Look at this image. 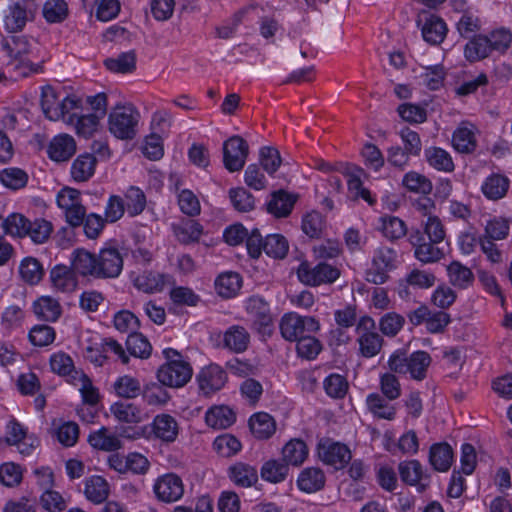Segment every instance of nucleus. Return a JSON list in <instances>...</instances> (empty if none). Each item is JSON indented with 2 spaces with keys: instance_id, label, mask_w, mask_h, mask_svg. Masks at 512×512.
<instances>
[{
  "instance_id": "16",
  "label": "nucleus",
  "mask_w": 512,
  "mask_h": 512,
  "mask_svg": "<svg viewBox=\"0 0 512 512\" xmlns=\"http://www.w3.org/2000/svg\"><path fill=\"white\" fill-rule=\"evenodd\" d=\"M133 285L140 291L148 294L161 292L167 284L172 283V277L154 271H143L142 273H131Z\"/></svg>"
},
{
  "instance_id": "1",
  "label": "nucleus",
  "mask_w": 512,
  "mask_h": 512,
  "mask_svg": "<svg viewBox=\"0 0 512 512\" xmlns=\"http://www.w3.org/2000/svg\"><path fill=\"white\" fill-rule=\"evenodd\" d=\"M73 266L83 277L114 279L122 272L123 257L116 248H104L98 254L77 249L73 252Z\"/></svg>"
},
{
  "instance_id": "3",
  "label": "nucleus",
  "mask_w": 512,
  "mask_h": 512,
  "mask_svg": "<svg viewBox=\"0 0 512 512\" xmlns=\"http://www.w3.org/2000/svg\"><path fill=\"white\" fill-rule=\"evenodd\" d=\"M163 356L166 362L157 371L159 382L172 388L186 385L193 375L190 363L183 358L180 352L172 348L164 349Z\"/></svg>"
},
{
  "instance_id": "59",
  "label": "nucleus",
  "mask_w": 512,
  "mask_h": 512,
  "mask_svg": "<svg viewBox=\"0 0 512 512\" xmlns=\"http://www.w3.org/2000/svg\"><path fill=\"white\" fill-rule=\"evenodd\" d=\"M405 324V318L396 313L388 312L379 321L380 331L387 337H395Z\"/></svg>"
},
{
  "instance_id": "12",
  "label": "nucleus",
  "mask_w": 512,
  "mask_h": 512,
  "mask_svg": "<svg viewBox=\"0 0 512 512\" xmlns=\"http://www.w3.org/2000/svg\"><path fill=\"white\" fill-rule=\"evenodd\" d=\"M409 241L414 247L415 258L422 263H435L445 256L444 251L437 246L439 243L426 239L425 234L418 229L410 233Z\"/></svg>"
},
{
  "instance_id": "53",
  "label": "nucleus",
  "mask_w": 512,
  "mask_h": 512,
  "mask_svg": "<svg viewBox=\"0 0 512 512\" xmlns=\"http://www.w3.org/2000/svg\"><path fill=\"white\" fill-rule=\"evenodd\" d=\"M360 352L366 358L377 355L383 345V338L377 332H365L358 339Z\"/></svg>"
},
{
  "instance_id": "54",
  "label": "nucleus",
  "mask_w": 512,
  "mask_h": 512,
  "mask_svg": "<svg viewBox=\"0 0 512 512\" xmlns=\"http://www.w3.org/2000/svg\"><path fill=\"white\" fill-rule=\"evenodd\" d=\"M86 497L94 503H101L108 496V484L100 476H93L86 482Z\"/></svg>"
},
{
  "instance_id": "20",
  "label": "nucleus",
  "mask_w": 512,
  "mask_h": 512,
  "mask_svg": "<svg viewBox=\"0 0 512 512\" xmlns=\"http://www.w3.org/2000/svg\"><path fill=\"white\" fill-rule=\"evenodd\" d=\"M424 40L430 44H440L447 33L446 23L436 15H427L421 28Z\"/></svg>"
},
{
  "instance_id": "58",
  "label": "nucleus",
  "mask_w": 512,
  "mask_h": 512,
  "mask_svg": "<svg viewBox=\"0 0 512 512\" xmlns=\"http://www.w3.org/2000/svg\"><path fill=\"white\" fill-rule=\"evenodd\" d=\"M229 197L233 207L239 212H249L254 209V197L243 187L230 189Z\"/></svg>"
},
{
  "instance_id": "19",
  "label": "nucleus",
  "mask_w": 512,
  "mask_h": 512,
  "mask_svg": "<svg viewBox=\"0 0 512 512\" xmlns=\"http://www.w3.org/2000/svg\"><path fill=\"white\" fill-rule=\"evenodd\" d=\"M47 152L56 162L67 161L76 152V143L73 137L67 134L58 135L50 142Z\"/></svg>"
},
{
  "instance_id": "33",
  "label": "nucleus",
  "mask_w": 512,
  "mask_h": 512,
  "mask_svg": "<svg viewBox=\"0 0 512 512\" xmlns=\"http://www.w3.org/2000/svg\"><path fill=\"white\" fill-rule=\"evenodd\" d=\"M366 404L368 410L377 418L393 420L396 415L394 406L390 405L388 399L383 396L372 393L367 396Z\"/></svg>"
},
{
  "instance_id": "26",
  "label": "nucleus",
  "mask_w": 512,
  "mask_h": 512,
  "mask_svg": "<svg viewBox=\"0 0 512 512\" xmlns=\"http://www.w3.org/2000/svg\"><path fill=\"white\" fill-rule=\"evenodd\" d=\"M452 460L453 451L447 443H438L431 446L429 462L436 471H448L451 467Z\"/></svg>"
},
{
  "instance_id": "51",
  "label": "nucleus",
  "mask_w": 512,
  "mask_h": 512,
  "mask_svg": "<svg viewBox=\"0 0 512 512\" xmlns=\"http://www.w3.org/2000/svg\"><path fill=\"white\" fill-rule=\"evenodd\" d=\"M67 122L75 124L77 133L85 138H88L93 134L94 131H96L99 122V116L96 114H88L83 116L72 114L69 115Z\"/></svg>"
},
{
  "instance_id": "40",
  "label": "nucleus",
  "mask_w": 512,
  "mask_h": 512,
  "mask_svg": "<svg viewBox=\"0 0 512 512\" xmlns=\"http://www.w3.org/2000/svg\"><path fill=\"white\" fill-rule=\"evenodd\" d=\"M104 65L114 73H131L136 69V54L134 51L123 52L117 58H107Z\"/></svg>"
},
{
  "instance_id": "30",
  "label": "nucleus",
  "mask_w": 512,
  "mask_h": 512,
  "mask_svg": "<svg viewBox=\"0 0 512 512\" xmlns=\"http://www.w3.org/2000/svg\"><path fill=\"white\" fill-rule=\"evenodd\" d=\"M250 335L242 326H232L224 334V345L230 350L240 353L247 349Z\"/></svg>"
},
{
  "instance_id": "31",
  "label": "nucleus",
  "mask_w": 512,
  "mask_h": 512,
  "mask_svg": "<svg viewBox=\"0 0 512 512\" xmlns=\"http://www.w3.org/2000/svg\"><path fill=\"white\" fill-rule=\"evenodd\" d=\"M508 188L509 180L507 177L500 174H492L484 181L481 189L488 199L498 200L506 195Z\"/></svg>"
},
{
  "instance_id": "42",
  "label": "nucleus",
  "mask_w": 512,
  "mask_h": 512,
  "mask_svg": "<svg viewBox=\"0 0 512 512\" xmlns=\"http://www.w3.org/2000/svg\"><path fill=\"white\" fill-rule=\"evenodd\" d=\"M454 148L460 153H472L477 147L476 138L472 129L468 127L457 128L452 137Z\"/></svg>"
},
{
  "instance_id": "6",
  "label": "nucleus",
  "mask_w": 512,
  "mask_h": 512,
  "mask_svg": "<svg viewBox=\"0 0 512 512\" xmlns=\"http://www.w3.org/2000/svg\"><path fill=\"white\" fill-rule=\"evenodd\" d=\"M279 328L282 337L287 341H296L304 336L305 332H316L320 328L318 320L311 316H300L290 312L282 316Z\"/></svg>"
},
{
  "instance_id": "18",
  "label": "nucleus",
  "mask_w": 512,
  "mask_h": 512,
  "mask_svg": "<svg viewBox=\"0 0 512 512\" xmlns=\"http://www.w3.org/2000/svg\"><path fill=\"white\" fill-rule=\"evenodd\" d=\"M297 199V194L289 193L282 189L274 191L271 194L270 201L267 203V210L277 218L287 217L290 215Z\"/></svg>"
},
{
  "instance_id": "25",
  "label": "nucleus",
  "mask_w": 512,
  "mask_h": 512,
  "mask_svg": "<svg viewBox=\"0 0 512 512\" xmlns=\"http://www.w3.org/2000/svg\"><path fill=\"white\" fill-rule=\"evenodd\" d=\"M449 283L458 289H466L474 282V274L470 268L459 261H452L447 266Z\"/></svg>"
},
{
  "instance_id": "28",
  "label": "nucleus",
  "mask_w": 512,
  "mask_h": 512,
  "mask_svg": "<svg viewBox=\"0 0 512 512\" xmlns=\"http://www.w3.org/2000/svg\"><path fill=\"white\" fill-rule=\"evenodd\" d=\"M247 311L254 318V323L260 327L265 328L272 322L269 305L259 296L249 298Z\"/></svg>"
},
{
  "instance_id": "47",
  "label": "nucleus",
  "mask_w": 512,
  "mask_h": 512,
  "mask_svg": "<svg viewBox=\"0 0 512 512\" xmlns=\"http://www.w3.org/2000/svg\"><path fill=\"white\" fill-rule=\"evenodd\" d=\"M289 467L279 460L271 459L261 468V477L271 483H279L286 479Z\"/></svg>"
},
{
  "instance_id": "4",
  "label": "nucleus",
  "mask_w": 512,
  "mask_h": 512,
  "mask_svg": "<svg viewBox=\"0 0 512 512\" xmlns=\"http://www.w3.org/2000/svg\"><path fill=\"white\" fill-rule=\"evenodd\" d=\"M3 50L10 57L6 65L7 69L15 77H26L37 71L34 64L27 59V55L31 51V44L26 36L13 35L7 38L3 43Z\"/></svg>"
},
{
  "instance_id": "29",
  "label": "nucleus",
  "mask_w": 512,
  "mask_h": 512,
  "mask_svg": "<svg viewBox=\"0 0 512 512\" xmlns=\"http://www.w3.org/2000/svg\"><path fill=\"white\" fill-rule=\"evenodd\" d=\"M89 444L96 449L103 451H115L121 448L120 439L109 433L106 427H101L99 430L91 433L88 437Z\"/></svg>"
},
{
  "instance_id": "50",
  "label": "nucleus",
  "mask_w": 512,
  "mask_h": 512,
  "mask_svg": "<svg viewBox=\"0 0 512 512\" xmlns=\"http://www.w3.org/2000/svg\"><path fill=\"white\" fill-rule=\"evenodd\" d=\"M446 76L442 65L424 67V71L418 76L421 83L430 90H438L443 86Z\"/></svg>"
},
{
  "instance_id": "44",
  "label": "nucleus",
  "mask_w": 512,
  "mask_h": 512,
  "mask_svg": "<svg viewBox=\"0 0 512 512\" xmlns=\"http://www.w3.org/2000/svg\"><path fill=\"white\" fill-rule=\"evenodd\" d=\"M42 14L48 23H61L68 17V4L64 0H48L43 5Z\"/></svg>"
},
{
  "instance_id": "60",
  "label": "nucleus",
  "mask_w": 512,
  "mask_h": 512,
  "mask_svg": "<svg viewBox=\"0 0 512 512\" xmlns=\"http://www.w3.org/2000/svg\"><path fill=\"white\" fill-rule=\"evenodd\" d=\"M213 448L220 456L230 457L240 451L241 443L233 435L223 434L214 440Z\"/></svg>"
},
{
  "instance_id": "36",
  "label": "nucleus",
  "mask_w": 512,
  "mask_h": 512,
  "mask_svg": "<svg viewBox=\"0 0 512 512\" xmlns=\"http://www.w3.org/2000/svg\"><path fill=\"white\" fill-rule=\"evenodd\" d=\"M425 157L429 165L439 171L451 172L454 163L451 155L439 147H429L425 150Z\"/></svg>"
},
{
  "instance_id": "10",
  "label": "nucleus",
  "mask_w": 512,
  "mask_h": 512,
  "mask_svg": "<svg viewBox=\"0 0 512 512\" xmlns=\"http://www.w3.org/2000/svg\"><path fill=\"white\" fill-rule=\"evenodd\" d=\"M249 154V146L241 136H232L223 144V163L230 172L240 171Z\"/></svg>"
},
{
  "instance_id": "32",
  "label": "nucleus",
  "mask_w": 512,
  "mask_h": 512,
  "mask_svg": "<svg viewBox=\"0 0 512 512\" xmlns=\"http://www.w3.org/2000/svg\"><path fill=\"white\" fill-rule=\"evenodd\" d=\"M308 455V449L304 441L300 439L290 440L282 449L284 464L299 466Z\"/></svg>"
},
{
  "instance_id": "9",
  "label": "nucleus",
  "mask_w": 512,
  "mask_h": 512,
  "mask_svg": "<svg viewBox=\"0 0 512 512\" xmlns=\"http://www.w3.org/2000/svg\"><path fill=\"white\" fill-rule=\"evenodd\" d=\"M317 449L319 458L337 470L344 468L352 457L350 449L345 444L335 442L330 438H322Z\"/></svg>"
},
{
  "instance_id": "13",
  "label": "nucleus",
  "mask_w": 512,
  "mask_h": 512,
  "mask_svg": "<svg viewBox=\"0 0 512 512\" xmlns=\"http://www.w3.org/2000/svg\"><path fill=\"white\" fill-rule=\"evenodd\" d=\"M196 379L200 391L205 396H209L224 387L227 382V373L221 366L210 364L200 370Z\"/></svg>"
},
{
  "instance_id": "56",
  "label": "nucleus",
  "mask_w": 512,
  "mask_h": 512,
  "mask_svg": "<svg viewBox=\"0 0 512 512\" xmlns=\"http://www.w3.org/2000/svg\"><path fill=\"white\" fill-rule=\"evenodd\" d=\"M174 231L180 242L189 244L199 240L203 233V227L194 220H187L180 226L176 227Z\"/></svg>"
},
{
  "instance_id": "11",
  "label": "nucleus",
  "mask_w": 512,
  "mask_h": 512,
  "mask_svg": "<svg viewBox=\"0 0 512 512\" xmlns=\"http://www.w3.org/2000/svg\"><path fill=\"white\" fill-rule=\"evenodd\" d=\"M38 10L35 0H19L9 7L5 16V27L9 32L21 31Z\"/></svg>"
},
{
  "instance_id": "15",
  "label": "nucleus",
  "mask_w": 512,
  "mask_h": 512,
  "mask_svg": "<svg viewBox=\"0 0 512 512\" xmlns=\"http://www.w3.org/2000/svg\"><path fill=\"white\" fill-rule=\"evenodd\" d=\"M77 270L71 262V267L58 264L54 266L49 273V279L52 288L61 293H72L78 286Z\"/></svg>"
},
{
  "instance_id": "8",
  "label": "nucleus",
  "mask_w": 512,
  "mask_h": 512,
  "mask_svg": "<svg viewBox=\"0 0 512 512\" xmlns=\"http://www.w3.org/2000/svg\"><path fill=\"white\" fill-rule=\"evenodd\" d=\"M57 204L64 210L66 221L72 227H79L86 217V209L80 202V192L64 188L57 195Z\"/></svg>"
},
{
  "instance_id": "7",
  "label": "nucleus",
  "mask_w": 512,
  "mask_h": 512,
  "mask_svg": "<svg viewBox=\"0 0 512 512\" xmlns=\"http://www.w3.org/2000/svg\"><path fill=\"white\" fill-rule=\"evenodd\" d=\"M298 279L309 286L333 283L340 276V270L330 264L321 262L316 266L303 262L297 269Z\"/></svg>"
},
{
  "instance_id": "37",
  "label": "nucleus",
  "mask_w": 512,
  "mask_h": 512,
  "mask_svg": "<svg viewBox=\"0 0 512 512\" xmlns=\"http://www.w3.org/2000/svg\"><path fill=\"white\" fill-rule=\"evenodd\" d=\"M19 273L23 281L35 285L43 278L44 269L36 258L26 257L20 263Z\"/></svg>"
},
{
  "instance_id": "62",
  "label": "nucleus",
  "mask_w": 512,
  "mask_h": 512,
  "mask_svg": "<svg viewBox=\"0 0 512 512\" xmlns=\"http://www.w3.org/2000/svg\"><path fill=\"white\" fill-rule=\"evenodd\" d=\"M403 185L410 191L428 195L432 191V183L417 172H409L403 178Z\"/></svg>"
},
{
  "instance_id": "24",
  "label": "nucleus",
  "mask_w": 512,
  "mask_h": 512,
  "mask_svg": "<svg viewBox=\"0 0 512 512\" xmlns=\"http://www.w3.org/2000/svg\"><path fill=\"white\" fill-rule=\"evenodd\" d=\"M236 420L234 411L228 406L221 405L210 408L205 415L208 426L215 429H226Z\"/></svg>"
},
{
  "instance_id": "22",
  "label": "nucleus",
  "mask_w": 512,
  "mask_h": 512,
  "mask_svg": "<svg viewBox=\"0 0 512 512\" xmlns=\"http://www.w3.org/2000/svg\"><path fill=\"white\" fill-rule=\"evenodd\" d=\"M297 485L300 490L306 493H314L321 490L325 485V475L320 468H305L299 474Z\"/></svg>"
},
{
  "instance_id": "48",
  "label": "nucleus",
  "mask_w": 512,
  "mask_h": 512,
  "mask_svg": "<svg viewBox=\"0 0 512 512\" xmlns=\"http://www.w3.org/2000/svg\"><path fill=\"white\" fill-rule=\"evenodd\" d=\"M326 222L323 215L318 211H311L302 218V231L310 238H320Z\"/></svg>"
},
{
  "instance_id": "27",
  "label": "nucleus",
  "mask_w": 512,
  "mask_h": 512,
  "mask_svg": "<svg viewBox=\"0 0 512 512\" xmlns=\"http://www.w3.org/2000/svg\"><path fill=\"white\" fill-rule=\"evenodd\" d=\"M96 158L89 153L79 155L71 166V176L77 182H85L89 180L96 166Z\"/></svg>"
},
{
  "instance_id": "55",
  "label": "nucleus",
  "mask_w": 512,
  "mask_h": 512,
  "mask_svg": "<svg viewBox=\"0 0 512 512\" xmlns=\"http://www.w3.org/2000/svg\"><path fill=\"white\" fill-rule=\"evenodd\" d=\"M125 198L126 210L132 217L141 214L146 207V196L144 192L138 187L131 186L127 190Z\"/></svg>"
},
{
  "instance_id": "35",
  "label": "nucleus",
  "mask_w": 512,
  "mask_h": 512,
  "mask_svg": "<svg viewBox=\"0 0 512 512\" xmlns=\"http://www.w3.org/2000/svg\"><path fill=\"white\" fill-rule=\"evenodd\" d=\"M61 100H58L55 90L51 86L42 88L41 107L45 116L52 121L61 119Z\"/></svg>"
},
{
  "instance_id": "39",
  "label": "nucleus",
  "mask_w": 512,
  "mask_h": 512,
  "mask_svg": "<svg viewBox=\"0 0 512 512\" xmlns=\"http://www.w3.org/2000/svg\"><path fill=\"white\" fill-rule=\"evenodd\" d=\"M231 480L239 486L250 487L258 480L257 470L244 463H237L230 468Z\"/></svg>"
},
{
  "instance_id": "21",
  "label": "nucleus",
  "mask_w": 512,
  "mask_h": 512,
  "mask_svg": "<svg viewBox=\"0 0 512 512\" xmlns=\"http://www.w3.org/2000/svg\"><path fill=\"white\" fill-rule=\"evenodd\" d=\"M153 432L164 442H174L178 436L179 427L174 417L169 414H160L154 418Z\"/></svg>"
},
{
  "instance_id": "2",
  "label": "nucleus",
  "mask_w": 512,
  "mask_h": 512,
  "mask_svg": "<svg viewBox=\"0 0 512 512\" xmlns=\"http://www.w3.org/2000/svg\"><path fill=\"white\" fill-rule=\"evenodd\" d=\"M432 358L426 351L418 350L408 354L404 349L395 350L388 359L391 372L409 374L413 380L422 381L426 378Z\"/></svg>"
},
{
  "instance_id": "52",
  "label": "nucleus",
  "mask_w": 512,
  "mask_h": 512,
  "mask_svg": "<svg viewBox=\"0 0 512 512\" xmlns=\"http://www.w3.org/2000/svg\"><path fill=\"white\" fill-rule=\"evenodd\" d=\"M28 225L29 219L20 213H12L2 222L6 234L20 238L27 236Z\"/></svg>"
},
{
  "instance_id": "14",
  "label": "nucleus",
  "mask_w": 512,
  "mask_h": 512,
  "mask_svg": "<svg viewBox=\"0 0 512 512\" xmlns=\"http://www.w3.org/2000/svg\"><path fill=\"white\" fill-rule=\"evenodd\" d=\"M153 488L156 497L165 503L176 502L184 494L182 479L174 473H168L159 477Z\"/></svg>"
},
{
  "instance_id": "23",
  "label": "nucleus",
  "mask_w": 512,
  "mask_h": 512,
  "mask_svg": "<svg viewBox=\"0 0 512 512\" xmlns=\"http://www.w3.org/2000/svg\"><path fill=\"white\" fill-rule=\"evenodd\" d=\"M249 427L252 434L258 439H268L276 431L274 418L265 412H258L251 416Z\"/></svg>"
},
{
  "instance_id": "34",
  "label": "nucleus",
  "mask_w": 512,
  "mask_h": 512,
  "mask_svg": "<svg viewBox=\"0 0 512 512\" xmlns=\"http://www.w3.org/2000/svg\"><path fill=\"white\" fill-rule=\"evenodd\" d=\"M61 311L59 302L51 296H42L34 303L35 314L45 321H56Z\"/></svg>"
},
{
  "instance_id": "17",
  "label": "nucleus",
  "mask_w": 512,
  "mask_h": 512,
  "mask_svg": "<svg viewBox=\"0 0 512 512\" xmlns=\"http://www.w3.org/2000/svg\"><path fill=\"white\" fill-rule=\"evenodd\" d=\"M401 480L417 486L418 492H424L429 486V476L424 474L422 465L417 460L401 462L398 466Z\"/></svg>"
},
{
  "instance_id": "41",
  "label": "nucleus",
  "mask_w": 512,
  "mask_h": 512,
  "mask_svg": "<svg viewBox=\"0 0 512 512\" xmlns=\"http://www.w3.org/2000/svg\"><path fill=\"white\" fill-rule=\"evenodd\" d=\"M113 388L117 396L121 398L132 399L143 394L139 380L129 375L119 377L114 382Z\"/></svg>"
},
{
  "instance_id": "46",
  "label": "nucleus",
  "mask_w": 512,
  "mask_h": 512,
  "mask_svg": "<svg viewBox=\"0 0 512 512\" xmlns=\"http://www.w3.org/2000/svg\"><path fill=\"white\" fill-rule=\"evenodd\" d=\"M126 348L130 355L146 359L151 355L152 346L141 333H131L126 340Z\"/></svg>"
},
{
  "instance_id": "45",
  "label": "nucleus",
  "mask_w": 512,
  "mask_h": 512,
  "mask_svg": "<svg viewBox=\"0 0 512 512\" xmlns=\"http://www.w3.org/2000/svg\"><path fill=\"white\" fill-rule=\"evenodd\" d=\"M464 52L465 57L474 62L488 57L492 51L487 36H477L466 44Z\"/></svg>"
},
{
  "instance_id": "64",
  "label": "nucleus",
  "mask_w": 512,
  "mask_h": 512,
  "mask_svg": "<svg viewBox=\"0 0 512 512\" xmlns=\"http://www.w3.org/2000/svg\"><path fill=\"white\" fill-rule=\"evenodd\" d=\"M114 326L121 333H137L140 321L132 312L122 310L115 314Z\"/></svg>"
},
{
  "instance_id": "38",
  "label": "nucleus",
  "mask_w": 512,
  "mask_h": 512,
  "mask_svg": "<svg viewBox=\"0 0 512 512\" xmlns=\"http://www.w3.org/2000/svg\"><path fill=\"white\" fill-rule=\"evenodd\" d=\"M215 287L220 296L230 298L241 288V277L235 272H226L218 276Z\"/></svg>"
},
{
  "instance_id": "61",
  "label": "nucleus",
  "mask_w": 512,
  "mask_h": 512,
  "mask_svg": "<svg viewBox=\"0 0 512 512\" xmlns=\"http://www.w3.org/2000/svg\"><path fill=\"white\" fill-rule=\"evenodd\" d=\"M296 350L298 356L308 360L316 358L322 349V345L318 339L312 336H302L296 340Z\"/></svg>"
},
{
  "instance_id": "43",
  "label": "nucleus",
  "mask_w": 512,
  "mask_h": 512,
  "mask_svg": "<svg viewBox=\"0 0 512 512\" xmlns=\"http://www.w3.org/2000/svg\"><path fill=\"white\" fill-rule=\"evenodd\" d=\"M110 410L120 422L133 424L142 421L141 410L132 403L116 402L111 406Z\"/></svg>"
},
{
  "instance_id": "49",
  "label": "nucleus",
  "mask_w": 512,
  "mask_h": 512,
  "mask_svg": "<svg viewBox=\"0 0 512 512\" xmlns=\"http://www.w3.org/2000/svg\"><path fill=\"white\" fill-rule=\"evenodd\" d=\"M288 241L283 235L271 234L266 236L263 251L275 259H283L288 253Z\"/></svg>"
},
{
  "instance_id": "5",
  "label": "nucleus",
  "mask_w": 512,
  "mask_h": 512,
  "mask_svg": "<svg viewBox=\"0 0 512 512\" xmlns=\"http://www.w3.org/2000/svg\"><path fill=\"white\" fill-rule=\"evenodd\" d=\"M140 114L137 109L128 105H116L109 115V131L118 139L131 140L137 134Z\"/></svg>"
},
{
  "instance_id": "57",
  "label": "nucleus",
  "mask_w": 512,
  "mask_h": 512,
  "mask_svg": "<svg viewBox=\"0 0 512 512\" xmlns=\"http://www.w3.org/2000/svg\"><path fill=\"white\" fill-rule=\"evenodd\" d=\"M1 183L12 190L25 187L28 181V175L20 168H6L0 172Z\"/></svg>"
},
{
  "instance_id": "63",
  "label": "nucleus",
  "mask_w": 512,
  "mask_h": 512,
  "mask_svg": "<svg viewBox=\"0 0 512 512\" xmlns=\"http://www.w3.org/2000/svg\"><path fill=\"white\" fill-rule=\"evenodd\" d=\"M324 389L332 398H343L348 391L346 378L339 374H331L324 380Z\"/></svg>"
}]
</instances>
